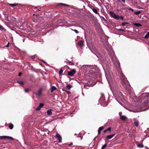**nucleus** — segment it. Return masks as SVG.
Segmentation results:
<instances>
[{"label":"nucleus","mask_w":149,"mask_h":149,"mask_svg":"<svg viewBox=\"0 0 149 149\" xmlns=\"http://www.w3.org/2000/svg\"><path fill=\"white\" fill-rule=\"evenodd\" d=\"M17 82L21 85H23L24 84V83L21 80H18L17 81Z\"/></svg>","instance_id":"aec40b11"},{"label":"nucleus","mask_w":149,"mask_h":149,"mask_svg":"<svg viewBox=\"0 0 149 149\" xmlns=\"http://www.w3.org/2000/svg\"><path fill=\"white\" fill-rule=\"evenodd\" d=\"M29 91V88H26L24 89V91L26 92H28Z\"/></svg>","instance_id":"2f4dec72"},{"label":"nucleus","mask_w":149,"mask_h":149,"mask_svg":"<svg viewBox=\"0 0 149 149\" xmlns=\"http://www.w3.org/2000/svg\"><path fill=\"white\" fill-rule=\"evenodd\" d=\"M119 114L120 116V119L123 120H125L127 118L126 116L121 115V114H122V113L121 112H119Z\"/></svg>","instance_id":"9b49d317"},{"label":"nucleus","mask_w":149,"mask_h":149,"mask_svg":"<svg viewBox=\"0 0 149 149\" xmlns=\"http://www.w3.org/2000/svg\"><path fill=\"white\" fill-rule=\"evenodd\" d=\"M72 142H71V143H70L69 145V146H70L71 145H72Z\"/></svg>","instance_id":"c03bdc74"},{"label":"nucleus","mask_w":149,"mask_h":149,"mask_svg":"<svg viewBox=\"0 0 149 149\" xmlns=\"http://www.w3.org/2000/svg\"><path fill=\"white\" fill-rule=\"evenodd\" d=\"M42 92V89L41 88H40L38 91L37 95L38 96H40L41 95Z\"/></svg>","instance_id":"4468645a"},{"label":"nucleus","mask_w":149,"mask_h":149,"mask_svg":"<svg viewBox=\"0 0 149 149\" xmlns=\"http://www.w3.org/2000/svg\"><path fill=\"white\" fill-rule=\"evenodd\" d=\"M9 44H10L9 42H8V43L6 45V47H8Z\"/></svg>","instance_id":"58836bf2"},{"label":"nucleus","mask_w":149,"mask_h":149,"mask_svg":"<svg viewBox=\"0 0 149 149\" xmlns=\"http://www.w3.org/2000/svg\"><path fill=\"white\" fill-rule=\"evenodd\" d=\"M107 146V144L105 143V144L103 145L101 148V149H104Z\"/></svg>","instance_id":"c85d7f7f"},{"label":"nucleus","mask_w":149,"mask_h":149,"mask_svg":"<svg viewBox=\"0 0 149 149\" xmlns=\"http://www.w3.org/2000/svg\"><path fill=\"white\" fill-rule=\"evenodd\" d=\"M78 45H79L81 46V47H82L84 45V42L83 41H80L78 43Z\"/></svg>","instance_id":"6ab92c4d"},{"label":"nucleus","mask_w":149,"mask_h":149,"mask_svg":"<svg viewBox=\"0 0 149 149\" xmlns=\"http://www.w3.org/2000/svg\"><path fill=\"white\" fill-rule=\"evenodd\" d=\"M73 31H74L77 34L79 33V32L76 30H73Z\"/></svg>","instance_id":"c9c22d12"},{"label":"nucleus","mask_w":149,"mask_h":149,"mask_svg":"<svg viewBox=\"0 0 149 149\" xmlns=\"http://www.w3.org/2000/svg\"><path fill=\"white\" fill-rule=\"evenodd\" d=\"M111 128L110 127H109L107 129L104 131V133H106L107 131H109V132L111 131Z\"/></svg>","instance_id":"a878e982"},{"label":"nucleus","mask_w":149,"mask_h":149,"mask_svg":"<svg viewBox=\"0 0 149 149\" xmlns=\"http://www.w3.org/2000/svg\"><path fill=\"white\" fill-rule=\"evenodd\" d=\"M113 59H111V60L115 66L116 67H119L120 66V63L119 62L118 59L116 58V56L115 58H113Z\"/></svg>","instance_id":"423d86ee"},{"label":"nucleus","mask_w":149,"mask_h":149,"mask_svg":"<svg viewBox=\"0 0 149 149\" xmlns=\"http://www.w3.org/2000/svg\"><path fill=\"white\" fill-rule=\"evenodd\" d=\"M54 137L58 138V142L61 143L62 142V137L59 134L57 133L56 135L54 136Z\"/></svg>","instance_id":"6e6552de"},{"label":"nucleus","mask_w":149,"mask_h":149,"mask_svg":"<svg viewBox=\"0 0 149 149\" xmlns=\"http://www.w3.org/2000/svg\"><path fill=\"white\" fill-rule=\"evenodd\" d=\"M127 24H128V23H126V22H123L122 24V25L123 26H125V25Z\"/></svg>","instance_id":"7c9ffc66"},{"label":"nucleus","mask_w":149,"mask_h":149,"mask_svg":"<svg viewBox=\"0 0 149 149\" xmlns=\"http://www.w3.org/2000/svg\"><path fill=\"white\" fill-rule=\"evenodd\" d=\"M92 10L93 11L94 13H95L97 14H99V13H98V12H97V9L95 8H92Z\"/></svg>","instance_id":"dca6fc26"},{"label":"nucleus","mask_w":149,"mask_h":149,"mask_svg":"<svg viewBox=\"0 0 149 149\" xmlns=\"http://www.w3.org/2000/svg\"><path fill=\"white\" fill-rule=\"evenodd\" d=\"M105 76L108 82L110 85L111 82L112 81L113 74L112 73L111 74L109 73L108 74H107V73L105 74Z\"/></svg>","instance_id":"39448f33"},{"label":"nucleus","mask_w":149,"mask_h":149,"mask_svg":"<svg viewBox=\"0 0 149 149\" xmlns=\"http://www.w3.org/2000/svg\"><path fill=\"white\" fill-rule=\"evenodd\" d=\"M103 129V127H101L99 128V129L101 131Z\"/></svg>","instance_id":"72a5a7b5"},{"label":"nucleus","mask_w":149,"mask_h":149,"mask_svg":"<svg viewBox=\"0 0 149 149\" xmlns=\"http://www.w3.org/2000/svg\"><path fill=\"white\" fill-rule=\"evenodd\" d=\"M3 29V27L2 26L0 25V30H1Z\"/></svg>","instance_id":"f704fd0d"},{"label":"nucleus","mask_w":149,"mask_h":149,"mask_svg":"<svg viewBox=\"0 0 149 149\" xmlns=\"http://www.w3.org/2000/svg\"><path fill=\"white\" fill-rule=\"evenodd\" d=\"M98 134H100V132H99V131H98Z\"/></svg>","instance_id":"a18cd8bd"},{"label":"nucleus","mask_w":149,"mask_h":149,"mask_svg":"<svg viewBox=\"0 0 149 149\" xmlns=\"http://www.w3.org/2000/svg\"><path fill=\"white\" fill-rule=\"evenodd\" d=\"M137 146V147L139 148H142L143 147V144L141 143H138Z\"/></svg>","instance_id":"4be33fe9"},{"label":"nucleus","mask_w":149,"mask_h":149,"mask_svg":"<svg viewBox=\"0 0 149 149\" xmlns=\"http://www.w3.org/2000/svg\"><path fill=\"white\" fill-rule=\"evenodd\" d=\"M115 135V134H113L112 135H107L106 136L107 139H109L112 138Z\"/></svg>","instance_id":"ddd939ff"},{"label":"nucleus","mask_w":149,"mask_h":149,"mask_svg":"<svg viewBox=\"0 0 149 149\" xmlns=\"http://www.w3.org/2000/svg\"><path fill=\"white\" fill-rule=\"evenodd\" d=\"M139 98V100L137 102H141L144 106H147L149 103V93H143Z\"/></svg>","instance_id":"f257e3e1"},{"label":"nucleus","mask_w":149,"mask_h":149,"mask_svg":"<svg viewBox=\"0 0 149 149\" xmlns=\"http://www.w3.org/2000/svg\"><path fill=\"white\" fill-rule=\"evenodd\" d=\"M9 127L10 129H12L13 127V125L11 123H10L9 125Z\"/></svg>","instance_id":"b1692460"},{"label":"nucleus","mask_w":149,"mask_h":149,"mask_svg":"<svg viewBox=\"0 0 149 149\" xmlns=\"http://www.w3.org/2000/svg\"><path fill=\"white\" fill-rule=\"evenodd\" d=\"M76 135V134H75V135Z\"/></svg>","instance_id":"6e6d98bb"},{"label":"nucleus","mask_w":149,"mask_h":149,"mask_svg":"<svg viewBox=\"0 0 149 149\" xmlns=\"http://www.w3.org/2000/svg\"><path fill=\"white\" fill-rule=\"evenodd\" d=\"M149 38V32H148L145 35L144 38L146 39L148 38Z\"/></svg>","instance_id":"5701e85b"},{"label":"nucleus","mask_w":149,"mask_h":149,"mask_svg":"<svg viewBox=\"0 0 149 149\" xmlns=\"http://www.w3.org/2000/svg\"><path fill=\"white\" fill-rule=\"evenodd\" d=\"M134 24L136 27L141 26H142V25L139 23H134Z\"/></svg>","instance_id":"2eb2a0df"},{"label":"nucleus","mask_w":149,"mask_h":149,"mask_svg":"<svg viewBox=\"0 0 149 149\" xmlns=\"http://www.w3.org/2000/svg\"><path fill=\"white\" fill-rule=\"evenodd\" d=\"M117 10V11H119V10Z\"/></svg>","instance_id":"603ef678"},{"label":"nucleus","mask_w":149,"mask_h":149,"mask_svg":"<svg viewBox=\"0 0 149 149\" xmlns=\"http://www.w3.org/2000/svg\"><path fill=\"white\" fill-rule=\"evenodd\" d=\"M47 114L48 115H50L52 114V112L51 111V110H48L47 111Z\"/></svg>","instance_id":"412c9836"},{"label":"nucleus","mask_w":149,"mask_h":149,"mask_svg":"<svg viewBox=\"0 0 149 149\" xmlns=\"http://www.w3.org/2000/svg\"><path fill=\"white\" fill-rule=\"evenodd\" d=\"M123 17L122 16H120V17L119 16V19H123Z\"/></svg>","instance_id":"4c0bfd02"},{"label":"nucleus","mask_w":149,"mask_h":149,"mask_svg":"<svg viewBox=\"0 0 149 149\" xmlns=\"http://www.w3.org/2000/svg\"><path fill=\"white\" fill-rule=\"evenodd\" d=\"M38 10L39 11H40V10H39V9H38Z\"/></svg>","instance_id":"3c124183"},{"label":"nucleus","mask_w":149,"mask_h":149,"mask_svg":"<svg viewBox=\"0 0 149 149\" xmlns=\"http://www.w3.org/2000/svg\"><path fill=\"white\" fill-rule=\"evenodd\" d=\"M66 92L68 94H69L70 93V92L68 91H66Z\"/></svg>","instance_id":"79ce46f5"},{"label":"nucleus","mask_w":149,"mask_h":149,"mask_svg":"<svg viewBox=\"0 0 149 149\" xmlns=\"http://www.w3.org/2000/svg\"><path fill=\"white\" fill-rule=\"evenodd\" d=\"M33 57H35V56H33L32 58H33Z\"/></svg>","instance_id":"8fccbe9b"},{"label":"nucleus","mask_w":149,"mask_h":149,"mask_svg":"<svg viewBox=\"0 0 149 149\" xmlns=\"http://www.w3.org/2000/svg\"><path fill=\"white\" fill-rule=\"evenodd\" d=\"M60 4L61 5H64V6H66L67 5L66 4H63V3H60Z\"/></svg>","instance_id":"ea45409f"},{"label":"nucleus","mask_w":149,"mask_h":149,"mask_svg":"<svg viewBox=\"0 0 149 149\" xmlns=\"http://www.w3.org/2000/svg\"><path fill=\"white\" fill-rule=\"evenodd\" d=\"M32 20L33 22H36L38 21V20L37 19H35L34 18H32Z\"/></svg>","instance_id":"473e14b6"},{"label":"nucleus","mask_w":149,"mask_h":149,"mask_svg":"<svg viewBox=\"0 0 149 149\" xmlns=\"http://www.w3.org/2000/svg\"><path fill=\"white\" fill-rule=\"evenodd\" d=\"M110 14L111 16L112 17L117 19H119V16L118 15H116L113 12L110 11Z\"/></svg>","instance_id":"0eeeda50"},{"label":"nucleus","mask_w":149,"mask_h":149,"mask_svg":"<svg viewBox=\"0 0 149 149\" xmlns=\"http://www.w3.org/2000/svg\"><path fill=\"white\" fill-rule=\"evenodd\" d=\"M23 41L24 42V40H23Z\"/></svg>","instance_id":"5fc2aeb1"},{"label":"nucleus","mask_w":149,"mask_h":149,"mask_svg":"<svg viewBox=\"0 0 149 149\" xmlns=\"http://www.w3.org/2000/svg\"><path fill=\"white\" fill-rule=\"evenodd\" d=\"M63 71V70L62 69H61L59 71V75H61V74L62 73Z\"/></svg>","instance_id":"c756f323"},{"label":"nucleus","mask_w":149,"mask_h":149,"mask_svg":"<svg viewBox=\"0 0 149 149\" xmlns=\"http://www.w3.org/2000/svg\"><path fill=\"white\" fill-rule=\"evenodd\" d=\"M134 123L136 126L138 127L139 125V122L138 120L135 119L134 121Z\"/></svg>","instance_id":"f3484780"},{"label":"nucleus","mask_w":149,"mask_h":149,"mask_svg":"<svg viewBox=\"0 0 149 149\" xmlns=\"http://www.w3.org/2000/svg\"><path fill=\"white\" fill-rule=\"evenodd\" d=\"M10 6L12 7H14L18 5L17 3H14V4H9Z\"/></svg>","instance_id":"393cba45"},{"label":"nucleus","mask_w":149,"mask_h":149,"mask_svg":"<svg viewBox=\"0 0 149 149\" xmlns=\"http://www.w3.org/2000/svg\"><path fill=\"white\" fill-rule=\"evenodd\" d=\"M76 72V70L74 69L68 72V74L69 76H72Z\"/></svg>","instance_id":"1a4fd4ad"},{"label":"nucleus","mask_w":149,"mask_h":149,"mask_svg":"<svg viewBox=\"0 0 149 149\" xmlns=\"http://www.w3.org/2000/svg\"><path fill=\"white\" fill-rule=\"evenodd\" d=\"M38 8L37 7H34V9L36 8Z\"/></svg>","instance_id":"09e8293b"},{"label":"nucleus","mask_w":149,"mask_h":149,"mask_svg":"<svg viewBox=\"0 0 149 149\" xmlns=\"http://www.w3.org/2000/svg\"><path fill=\"white\" fill-rule=\"evenodd\" d=\"M44 106V104L42 103H40L38 107L36 109V110L37 111L39 110L40 109L42 108Z\"/></svg>","instance_id":"f8f14e48"},{"label":"nucleus","mask_w":149,"mask_h":149,"mask_svg":"<svg viewBox=\"0 0 149 149\" xmlns=\"http://www.w3.org/2000/svg\"><path fill=\"white\" fill-rule=\"evenodd\" d=\"M98 131H99V132H100L101 131L99 129H98Z\"/></svg>","instance_id":"de8ad7c7"},{"label":"nucleus","mask_w":149,"mask_h":149,"mask_svg":"<svg viewBox=\"0 0 149 149\" xmlns=\"http://www.w3.org/2000/svg\"><path fill=\"white\" fill-rule=\"evenodd\" d=\"M120 78L122 81V84L123 86L124 87H126L128 84V81L126 80L125 77L123 74H121L119 75Z\"/></svg>","instance_id":"20e7f679"},{"label":"nucleus","mask_w":149,"mask_h":149,"mask_svg":"<svg viewBox=\"0 0 149 149\" xmlns=\"http://www.w3.org/2000/svg\"><path fill=\"white\" fill-rule=\"evenodd\" d=\"M22 74L21 72H20L18 74V75L19 76H20L22 75Z\"/></svg>","instance_id":"a19ab883"},{"label":"nucleus","mask_w":149,"mask_h":149,"mask_svg":"<svg viewBox=\"0 0 149 149\" xmlns=\"http://www.w3.org/2000/svg\"><path fill=\"white\" fill-rule=\"evenodd\" d=\"M0 139H8L13 140L14 139L12 137L7 136H0Z\"/></svg>","instance_id":"9d476101"},{"label":"nucleus","mask_w":149,"mask_h":149,"mask_svg":"<svg viewBox=\"0 0 149 149\" xmlns=\"http://www.w3.org/2000/svg\"><path fill=\"white\" fill-rule=\"evenodd\" d=\"M35 15V14H33V15Z\"/></svg>","instance_id":"864d4df0"},{"label":"nucleus","mask_w":149,"mask_h":149,"mask_svg":"<svg viewBox=\"0 0 149 149\" xmlns=\"http://www.w3.org/2000/svg\"><path fill=\"white\" fill-rule=\"evenodd\" d=\"M128 10H131L132 12L134 11V10L131 8H129L128 9Z\"/></svg>","instance_id":"e433bc0d"},{"label":"nucleus","mask_w":149,"mask_h":149,"mask_svg":"<svg viewBox=\"0 0 149 149\" xmlns=\"http://www.w3.org/2000/svg\"><path fill=\"white\" fill-rule=\"evenodd\" d=\"M141 13V12L140 10L138 11L137 12H134V14L136 15H138Z\"/></svg>","instance_id":"bb28decb"},{"label":"nucleus","mask_w":149,"mask_h":149,"mask_svg":"<svg viewBox=\"0 0 149 149\" xmlns=\"http://www.w3.org/2000/svg\"><path fill=\"white\" fill-rule=\"evenodd\" d=\"M66 87L68 89H70L71 88V86L70 84H68L66 85Z\"/></svg>","instance_id":"cd10ccee"},{"label":"nucleus","mask_w":149,"mask_h":149,"mask_svg":"<svg viewBox=\"0 0 149 149\" xmlns=\"http://www.w3.org/2000/svg\"><path fill=\"white\" fill-rule=\"evenodd\" d=\"M42 61L44 63H46L45 61Z\"/></svg>","instance_id":"49530a36"},{"label":"nucleus","mask_w":149,"mask_h":149,"mask_svg":"<svg viewBox=\"0 0 149 149\" xmlns=\"http://www.w3.org/2000/svg\"><path fill=\"white\" fill-rule=\"evenodd\" d=\"M88 47L91 52L95 54L97 57H99L100 56V53L94 45H92L88 46Z\"/></svg>","instance_id":"7ed1b4c3"},{"label":"nucleus","mask_w":149,"mask_h":149,"mask_svg":"<svg viewBox=\"0 0 149 149\" xmlns=\"http://www.w3.org/2000/svg\"><path fill=\"white\" fill-rule=\"evenodd\" d=\"M119 30L121 31H124V30L123 29H119Z\"/></svg>","instance_id":"37998d69"},{"label":"nucleus","mask_w":149,"mask_h":149,"mask_svg":"<svg viewBox=\"0 0 149 149\" xmlns=\"http://www.w3.org/2000/svg\"><path fill=\"white\" fill-rule=\"evenodd\" d=\"M56 89V88L55 86H53L52 87V88L51 90V91L52 93Z\"/></svg>","instance_id":"a211bd4d"},{"label":"nucleus","mask_w":149,"mask_h":149,"mask_svg":"<svg viewBox=\"0 0 149 149\" xmlns=\"http://www.w3.org/2000/svg\"><path fill=\"white\" fill-rule=\"evenodd\" d=\"M107 46H106V48L108 51V54L110 57L111 59H113V58H115L116 56H115L113 51L111 49V47L110 46L108 45V43L107 42Z\"/></svg>","instance_id":"f03ea898"}]
</instances>
